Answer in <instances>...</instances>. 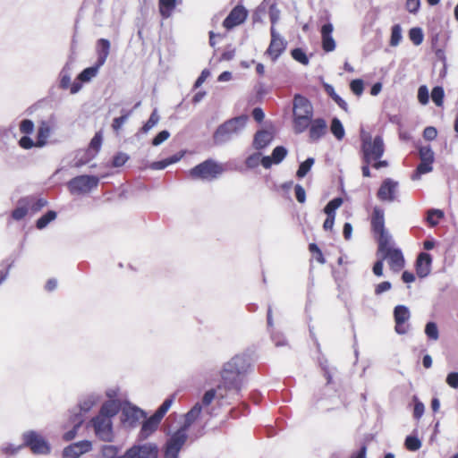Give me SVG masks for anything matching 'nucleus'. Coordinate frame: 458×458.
Wrapping results in <instances>:
<instances>
[{
    "mask_svg": "<svg viewBox=\"0 0 458 458\" xmlns=\"http://www.w3.org/2000/svg\"><path fill=\"white\" fill-rule=\"evenodd\" d=\"M251 370L247 354H236L224 363L220 371L221 381L217 388L208 390L202 397V404L208 406L216 396L220 399L235 398L240 395L245 385V377Z\"/></svg>",
    "mask_w": 458,
    "mask_h": 458,
    "instance_id": "obj_1",
    "label": "nucleus"
},
{
    "mask_svg": "<svg viewBox=\"0 0 458 458\" xmlns=\"http://www.w3.org/2000/svg\"><path fill=\"white\" fill-rule=\"evenodd\" d=\"M248 116L242 114L220 124L213 134V141L221 146L240 136L246 127Z\"/></svg>",
    "mask_w": 458,
    "mask_h": 458,
    "instance_id": "obj_2",
    "label": "nucleus"
},
{
    "mask_svg": "<svg viewBox=\"0 0 458 458\" xmlns=\"http://www.w3.org/2000/svg\"><path fill=\"white\" fill-rule=\"evenodd\" d=\"M293 113L294 132L296 134L304 132L308 129L313 117L312 104L307 98L300 94H295L293 98Z\"/></svg>",
    "mask_w": 458,
    "mask_h": 458,
    "instance_id": "obj_3",
    "label": "nucleus"
},
{
    "mask_svg": "<svg viewBox=\"0 0 458 458\" xmlns=\"http://www.w3.org/2000/svg\"><path fill=\"white\" fill-rule=\"evenodd\" d=\"M361 157L362 161H377L385 152V145L382 136L377 135L372 139L369 133L361 131Z\"/></svg>",
    "mask_w": 458,
    "mask_h": 458,
    "instance_id": "obj_4",
    "label": "nucleus"
},
{
    "mask_svg": "<svg viewBox=\"0 0 458 458\" xmlns=\"http://www.w3.org/2000/svg\"><path fill=\"white\" fill-rule=\"evenodd\" d=\"M224 173L221 164L209 158L189 170V176L193 180L212 182Z\"/></svg>",
    "mask_w": 458,
    "mask_h": 458,
    "instance_id": "obj_5",
    "label": "nucleus"
},
{
    "mask_svg": "<svg viewBox=\"0 0 458 458\" xmlns=\"http://www.w3.org/2000/svg\"><path fill=\"white\" fill-rule=\"evenodd\" d=\"M99 182V178L97 175H78L71 179L67 187L71 194H86L90 192L93 189L97 188Z\"/></svg>",
    "mask_w": 458,
    "mask_h": 458,
    "instance_id": "obj_6",
    "label": "nucleus"
},
{
    "mask_svg": "<svg viewBox=\"0 0 458 458\" xmlns=\"http://www.w3.org/2000/svg\"><path fill=\"white\" fill-rule=\"evenodd\" d=\"M23 447H29L34 454H48L50 445L37 431L29 430L22 434Z\"/></svg>",
    "mask_w": 458,
    "mask_h": 458,
    "instance_id": "obj_7",
    "label": "nucleus"
},
{
    "mask_svg": "<svg viewBox=\"0 0 458 458\" xmlns=\"http://www.w3.org/2000/svg\"><path fill=\"white\" fill-rule=\"evenodd\" d=\"M187 439L188 432L179 428L167 438L164 447V458H178Z\"/></svg>",
    "mask_w": 458,
    "mask_h": 458,
    "instance_id": "obj_8",
    "label": "nucleus"
},
{
    "mask_svg": "<svg viewBox=\"0 0 458 458\" xmlns=\"http://www.w3.org/2000/svg\"><path fill=\"white\" fill-rule=\"evenodd\" d=\"M158 447L154 443L135 445L118 458H157Z\"/></svg>",
    "mask_w": 458,
    "mask_h": 458,
    "instance_id": "obj_9",
    "label": "nucleus"
},
{
    "mask_svg": "<svg viewBox=\"0 0 458 458\" xmlns=\"http://www.w3.org/2000/svg\"><path fill=\"white\" fill-rule=\"evenodd\" d=\"M96 436L102 441L111 442L114 438L113 422L110 419L94 417L90 421Z\"/></svg>",
    "mask_w": 458,
    "mask_h": 458,
    "instance_id": "obj_10",
    "label": "nucleus"
},
{
    "mask_svg": "<svg viewBox=\"0 0 458 458\" xmlns=\"http://www.w3.org/2000/svg\"><path fill=\"white\" fill-rule=\"evenodd\" d=\"M100 398L101 395L98 393H89L82 395L79 400L78 405L70 410V415L77 414L84 419L85 414L99 402Z\"/></svg>",
    "mask_w": 458,
    "mask_h": 458,
    "instance_id": "obj_11",
    "label": "nucleus"
},
{
    "mask_svg": "<svg viewBox=\"0 0 458 458\" xmlns=\"http://www.w3.org/2000/svg\"><path fill=\"white\" fill-rule=\"evenodd\" d=\"M271 41L266 54L268 55L273 61L277 58L284 52L287 42L286 40L276 31V28H270Z\"/></svg>",
    "mask_w": 458,
    "mask_h": 458,
    "instance_id": "obj_12",
    "label": "nucleus"
},
{
    "mask_svg": "<svg viewBox=\"0 0 458 458\" xmlns=\"http://www.w3.org/2000/svg\"><path fill=\"white\" fill-rule=\"evenodd\" d=\"M411 312L407 306L397 305L394 309V330L398 335H405L409 331V325L405 323L410 319Z\"/></svg>",
    "mask_w": 458,
    "mask_h": 458,
    "instance_id": "obj_13",
    "label": "nucleus"
},
{
    "mask_svg": "<svg viewBox=\"0 0 458 458\" xmlns=\"http://www.w3.org/2000/svg\"><path fill=\"white\" fill-rule=\"evenodd\" d=\"M146 416V412L135 405L129 403L122 408V420L131 427H135Z\"/></svg>",
    "mask_w": 458,
    "mask_h": 458,
    "instance_id": "obj_14",
    "label": "nucleus"
},
{
    "mask_svg": "<svg viewBox=\"0 0 458 458\" xmlns=\"http://www.w3.org/2000/svg\"><path fill=\"white\" fill-rule=\"evenodd\" d=\"M380 255H382V259L387 260L389 267L395 273L401 271L405 265L403 252L399 248L387 250Z\"/></svg>",
    "mask_w": 458,
    "mask_h": 458,
    "instance_id": "obj_15",
    "label": "nucleus"
},
{
    "mask_svg": "<svg viewBox=\"0 0 458 458\" xmlns=\"http://www.w3.org/2000/svg\"><path fill=\"white\" fill-rule=\"evenodd\" d=\"M397 189L398 182L391 178H386L377 191V198L382 201L393 202L396 199Z\"/></svg>",
    "mask_w": 458,
    "mask_h": 458,
    "instance_id": "obj_16",
    "label": "nucleus"
},
{
    "mask_svg": "<svg viewBox=\"0 0 458 458\" xmlns=\"http://www.w3.org/2000/svg\"><path fill=\"white\" fill-rule=\"evenodd\" d=\"M247 16V10L242 5H236L224 20L223 26L227 30H232L233 28L243 23L246 21Z\"/></svg>",
    "mask_w": 458,
    "mask_h": 458,
    "instance_id": "obj_17",
    "label": "nucleus"
},
{
    "mask_svg": "<svg viewBox=\"0 0 458 458\" xmlns=\"http://www.w3.org/2000/svg\"><path fill=\"white\" fill-rule=\"evenodd\" d=\"M91 449L92 444L90 441L81 440L66 446L63 450V458H79Z\"/></svg>",
    "mask_w": 458,
    "mask_h": 458,
    "instance_id": "obj_18",
    "label": "nucleus"
},
{
    "mask_svg": "<svg viewBox=\"0 0 458 458\" xmlns=\"http://www.w3.org/2000/svg\"><path fill=\"white\" fill-rule=\"evenodd\" d=\"M287 154L288 150L285 147L277 146L273 149L271 156H264L261 158V165L265 169H269L272 165H279L282 163Z\"/></svg>",
    "mask_w": 458,
    "mask_h": 458,
    "instance_id": "obj_19",
    "label": "nucleus"
},
{
    "mask_svg": "<svg viewBox=\"0 0 458 458\" xmlns=\"http://www.w3.org/2000/svg\"><path fill=\"white\" fill-rule=\"evenodd\" d=\"M310 141H318L327 131V123L324 118L312 119L309 127Z\"/></svg>",
    "mask_w": 458,
    "mask_h": 458,
    "instance_id": "obj_20",
    "label": "nucleus"
},
{
    "mask_svg": "<svg viewBox=\"0 0 458 458\" xmlns=\"http://www.w3.org/2000/svg\"><path fill=\"white\" fill-rule=\"evenodd\" d=\"M274 140V134L267 130H259L254 134L252 147L260 151L269 146Z\"/></svg>",
    "mask_w": 458,
    "mask_h": 458,
    "instance_id": "obj_21",
    "label": "nucleus"
},
{
    "mask_svg": "<svg viewBox=\"0 0 458 458\" xmlns=\"http://www.w3.org/2000/svg\"><path fill=\"white\" fill-rule=\"evenodd\" d=\"M432 263L431 255L427 252L419 254L416 261V272L419 277L424 278L430 273Z\"/></svg>",
    "mask_w": 458,
    "mask_h": 458,
    "instance_id": "obj_22",
    "label": "nucleus"
},
{
    "mask_svg": "<svg viewBox=\"0 0 458 458\" xmlns=\"http://www.w3.org/2000/svg\"><path fill=\"white\" fill-rule=\"evenodd\" d=\"M334 27L333 24L327 22L321 28L322 48L325 52H332L335 48V41L332 37Z\"/></svg>",
    "mask_w": 458,
    "mask_h": 458,
    "instance_id": "obj_23",
    "label": "nucleus"
},
{
    "mask_svg": "<svg viewBox=\"0 0 458 458\" xmlns=\"http://www.w3.org/2000/svg\"><path fill=\"white\" fill-rule=\"evenodd\" d=\"M162 420L159 417H156L154 413L149 418L146 419L141 426L140 431V437L141 439L148 438L151 434H153L158 428V425Z\"/></svg>",
    "mask_w": 458,
    "mask_h": 458,
    "instance_id": "obj_24",
    "label": "nucleus"
},
{
    "mask_svg": "<svg viewBox=\"0 0 458 458\" xmlns=\"http://www.w3.org/2000/svg\"><path fill=\"white\" fill-rule=\"evenodd\" d=\"M121 410V403L116 400H109L104 403L97 416L112 420Z\"/></svg>",
    "mask_w": 458,
    "mask_h": 458,
    "instance_id": "obj_25",
    "label": "nucleus"
},
{
    "mask_svg": "<svg viewBox=\"0 0 458 458\" xmlns=\"http://www.w3.org/2000/svg\"><path fill=\"white\" fill-rule=\"evenodd\" d=\"M110 41L106 38H100L97 42V55L98 58L96 63L98 66H103L110 53Z\"/></svg>",
    "mask_w": 458,
    "mask_h": 458,
    "instance_id": "obj_26",
    "label": "nucleus"
},
{
    "mask_svg": "<svg viewBox=\"0 0 458 458\" xmlns=\"http://www.w3.org/2000/svg\"><path fill=\"white\" fill-rule=\"evenodd\" d=\"M371 230L374 233L386 230L385 227V213L384 210L379 207L373 208L371 216Z\"/></svg>",
    "mask_w": 458,
    "mask_h": 458,
    "instance_id": "obj_27",
    "label": "nucleus"
},
{
    "mask_svg": "<svg viewBox=\"0 0 458 458\" xmlns=\"http://www.w3.org/2000/svg\"><path fill=\"white\" fill-rule=\"evenodd\" d=\"M377 237L378 248L377 255L379 256L381 253L386 251L387 250H391L394 247L391 246L392 242V235L386 229L380 232L374 233Z\"/></svg>",
    "mask_w": 458,
    "mask_h": 458,
    "instance_id": "obj_28",
    "label": "nucleus"
},
{
    "mask_svg": "<svg viewBox=\"0 0 458 458\" xmlns=\"http://www.w3.org/2000/svg\"><path fill=\"white\" fill-rule=\"evenodd\" d=\"M201 411L202 405L199 403H195L193 407L185 414L183 424L180 427V428L188 432L193 422L199 417Z\"/></svg>",
    "mask_w": 458,
    "mask_h": 458,
    "instance_id": "obj_29",
    "label": "nucleus"
},
{
    "mask_svg": "<svg viewBox=\"0 0 458 458\" xmlns=\"http://www.w3.org/2000/svg\"><path fill=\"white\" fill-rule=\"evenodd\" d=\"M69 422L72 428L71 430H69L64 434L63 438L65 441H71L76 437L79 428L84 422V419L82 417L78 416L77 414L76 415H69Z\"/></svg>",
    "mask_w": 458,
    "mask_h": 458,
    "instance_id": "obj_30",
    "label": "nucleus"
},
{
    "mask_svg": "<svg viewBox=\"0 0 458 458\" xmlns=\"http://www.w3.org/2000/svg\"><path fill=\"white\" fill-rule=\"evenodd\" d=\"M96 157L95 153L91 152L89 148L87 149H79L77 150L74 157V164L73 166L76 168H80L86 164H88L89 161H91L93 158Z\"/></svg>",
    "mask_w": 458,
    "mask_h": 458,
    "instance_id": "obj_31",
    "label": "nucleus"
},
{
    "mask_svg": "<svg viewBox=\"0 0 458 458\" xmlns=\"http://www.w3.org/2000/svg\"><path fill=\"white\" fill-rule=\"evenodd\" d=\"M177 4V0H158V11L163 19L172 16Z\"/></svg>",
    "mask_w": 458,
    "mask_h": 458,
    "instance_id": "obj_32",
    "label": "nucleus"
},
{
    "mask_svg": "<svg viewBox=\"0 0 458 458\" xmlns=\"http://www.w3.org/2000/svg\"><path fill=\"white\" fill-rule=\"evenodd\" d=\"M30 199L21 198L17 202V207L12 211V217L16 221L23 219L29 212Z\"/></svg>",
    "mask_w": 458,
    "mask_h": 458,
    "instance_id": "obj_33",
    "label": "nucleus"
},
{
    "mask_svg": "<svg viewBox=\"0 0 458 458\" xmlns=\"http://www.w3.org/2000/svg\"><path fill=\"white\" fill-rule=\"evenodd\" d=\"M50 132V126L47 123L43 122L38 129L36 147L42 148L46 146Z\"/></svg>",
    "mask_w": 458,
    "mask_h": 458,
    "instance_id": "obj_34",
    "label": "nucleus"
},
{
    "mask_svg": "<svg viewBox=\"0 0 458 458\" xmlns=\"http://www.w3.org/2000/svg\"><path fill=\"white\" fill-rule=\"evenodd\" d=\"M324 89L327 94L345 112L348 111L347 103L335 92L334 87L328 83H324Z\"/></svg>",
    "mask_w": 458,
    "mask_h": 458,
    "instance_id": "obj_35",
    "label": "nucleus"
},
{
    "mask_svg": "<svg viewBox=\"0 0 458 458\" xmlns=\"http://www.w3.org/2000/svg\"><path fill=\"white\" fill-rule=\"evenodd\" d=\"M101 66L96 63L94 65L85 68L77 77L81 82H89L97 76Z\"/></svg>",
    "mask_w": 458,
    "mask_h": 458,
    "instance_id": "obj_36",
    "label": "nucleus"
},
{
    "mask_svg": "<svg viewBox=\"0 0 458 458\" xmlns=\"http://www.w3.org/2000/svg\"><path fill=\"white\" fill-rule=\"evenodd\" d=\"M160 121V115L158 114L157 108H154L152 111L148 120L142 125L140 129V131L146 134L151 129H153Z\"/></svg>",
    "mask_w": 458,
    "mask_h": 458,
    "instance_id": "obj_37",
    "label": "nucleus"
},
{
    "mask_svg": "<svg viewBox=\"0 0 458 458\" xmlns=\"http://www.w3.org/2000/svg\"><path fill=\"white\" fill-rule=\"evenodd\" d=\"M24 199H30L29 201V209L33 213H37L41 210L44 207L47 205V201L43 198H35L33 196L24 197Z\"/></svg>",
    "mask_w": 458,
    "mask_h": 458,
    "instance_id": "obj_38",
    "label": "nucleus"
},
{
    "mask_svg": "<svg viewBox=\"0 0 458 458\" xmlns=\"http://www.w3.org/2000/svg\"><path fill=\"white\" fill-rule=\"evenodd\" d=\"M330 131L338 140H341L344 137L345 131L344 125L337 117H334L332 119L330 124Z\"/></svg>",
    "mask_w": 458,
    "mask_h": 458,
    "instance_id": "obj_39",
    "label": "nucleus"
},
{
    "mask_svg": "<svg viewBox=\"0 0 458 458\" xmlns=\"http://www.w3.org/2000/svg\"><path fill=\"white\" fill-rule=\"evenodd\" d=\"M445 214L441 209L431 208L427 212V222L432 227H435L438 225L439 220L444 217Z\"/></svg>",
    "mask_w": 458,
    "mask_h": 458,
    "instance_id": "obj_40",
    "label": "nucleus"
},
{
    "mask_svg": "<svg viewBox=\"0 0 458 458\" xmlns=\"http://www.w3.org/2000/svg\"><path fill=\"white\" fill-rule=\"evenodd\" d=\"M132 114V110L126 111L124 109L122 110V115L119 117H115L112 123V129L114 131H119L123 124L128 121L130 116Z\"/></svg>",
    "mask_w": 458,
    "mask_h": 458,
    "instance_id": "obj_41",
    "label": "nucleus"
},
{
    "mask_svg": "<svg viewBox=\"0 0 458 458\" xmlns=\"http://www.w3.org/2000/svg\"><path fill=\"white\" fill-rule=\"evenodd\" d=\"M57 216V214L54 210H48L46 214H44L42 216H40L37 222L36 226L38 229L42 230L46 228L48 224L52 221H54Z\"/></svg>",
    "mask_w": 458,
    "mask_h": 458,
    "instance_id": "obj_42",
    "label": "nucleus"
},
{
    "mask_svg": "<svg viewBox=\"0 0 458 458\" xmlns=\"http://www.w3.org/2000/svg\"><path fill=\"white\" fill-rule=\"evenodd\" d=\"M343 204V199L340 197L331 199L324 208V212L327 216L335 218V210Z\"/></svg>",
    "mask_w": 458,
    "mask_h": 458,
    "instance_id": "obj_43",
    "label": "nucleus"
},
{
    "mask_svg": "<svg viewBox=\"0 0 458 458\" xmlns=\"http://www.w3.org/2000/svg\"><path fill=\"white\" fill-rule=\"evenodd\" d=\"M433 170V166L431 163L422 162L420 161L418 165L416 170L411 174V180L416 181L419 180L421 174L429 173Z\"/></svg>",
    "mask_w": 458,
    "mask_h": 458,
    "instance_id": "obj_44",
    "label": "nucleus"
},
{
    "mask_svg": "<svg viewBox=\"0 0 458 458\" xmlns=\"http://www.w3.org/2000/svg\"><path fill=\"white\" fill-rule=\"evenodd\" d=\"M420 159L422 162H428L433 164L435 160L434 152L429 145L421 146L419 148Z\"/></svg>",
    "mask_w": 458,
    "mask_h": 458,
    "instance_id": "obj_45",
    "label": "nucleus"
},
{
    "mask_svg": "<svg viewBox=\"0 0 458 458\" xmlns=\"http://www.w3.org/2000/svg\"><path fill=\"white\" fill-rule=\"evenodd\" d=\"M314 163H315V159L313 157H308L305 161L301 162L299 165L297 172H296V176L298 178L305 177L307 175V174L310 171Z\"/></svg>",
    "mask_w": 458,
    "mask_h": 458,
    "instance_id": "obj_46",
    "label": "nucleus"
},
{
    "mask_svg": "<svg viewBox=\"0 0 458 458\" xmlns=\"http://www.w3.org/2000/svg\"><path fill=\"white\" fill-rule=\"evenodd\" d=\"M71 69L69 64H65L60 72L59 87L63 89H67L71 85Z\"/></svg>",
    "mask_w": 458,
    "mask_h": 458,
    "instance_id": "obj_47",
    "label": "nucleus"
},
{
    "mask_svg": "<svg viewBox=\"0 0 458 458\" xmlns=\"http://www.w3.org/2000/svg\"><path fill=\"white\" fill-rule=\"evenodd\" d=\"M102 142H103V134H102V131H99L96 132L94 137L91 139L88 148L89 150H91V152L95 153V155L97 156L101 148Z\"/></svg>",
    "mask_w": 458,
    "mask_h": 458,
    "instance_id": "obj_48",
    "label": "nucleus"
},
{
    "mask_svg": "<svg viewBox=\"0 0 458 458\" xmlns=\"http://www.w3.org/2000/svg\"><path fill=\"white\" fill-rule=\"evenodd\" d=\"M425 334L429 340L437 341L439 338V331L437 323L429 321L425 326Z\"/></svg>",
    "mask_w": 458,
    "mask_h": 458,
    "instance_id": "obj_49",
    "label": "nucleus"
},
{
    "mask_svg": "<svg viewBox=\"0 0 458 458\" xmlns=\"http://www.w3.org/2000/svg\"><path fill=\"white\" fill-rule=\"evenodd\" d=\"M402 27L400 24H394L391 29L390 46L397 47L402 41Z\"/></svg>",
    "mask_w": 458,
    "mask_h": 458,
    "instance_id": "obj_50",
    "label": "nucleus"
},
{
    "mask_svg": "<svg viewBox=\"0 0 458 458\" xmlns=\"http://www.w3.org/2000/svg\"><path fill=\"white\" fill-rule=\"evenodd\" d=\"M174 401V394L167 397L163 403L158 407V409L155 411L156 417H159L161 420L171 408L173 403Z\"/></svg>",
    "mask_w": 458,
    "mask_h": 458,
    "instance_id": "obj_51",
    "label": "nucleus"
},
{
    "mask_svg": "<svg viewBox=\"0 0 458 458\" xmlns=\"http://www.w3.org/2000/svg\"><path fill=\"white\" fill-rule=\"evenodd\" d=\"M409 38L415 46L420 45L424 39L422 30L419 27L411 28L409 30Z\"/></svg>",
    "mask_w": 458,
    "mask_h": 458,
    "instance_id": "obj_52",
    "label": "nucleus"
},
{
    "mask_svg": "<svg viewBox=\"0 0 458 458\" xmlns=\"http://www.w3.org/2000/svg\"><path fill=\"white\" fill-rule=\"evenodd\" d=\"M445 91L443 87L436 86L432 89L431 98L437 106H442L444 102Z\"/></svg>",
    "mask_w": 458,
    "mask_h": 458,
    "instance_id": "obj_53",
    "label": "nucleus"
},
{
    "mask_svg": "<svg viewBox=\"0 0 458 458\" xmlns=\"http://www.w3.org/2000/svg\"><path fill=\"white\" fill-rule=\"evenodd\" d=\"M262 154L259 151H257L251 155H250L246 160L245 165L249 169H254L261 164Z\"/></svg>",
    "mask_w": 458,
    "mask_h": 458,
    "instance_id": "obj_54",
    "label": "nucleus"
},
{
    "mask_svg": "<svg viewBox=\"0 0 458 458\" xmlns=\"http://www.w3.org/2000/svg\"><path fill=\"white\" fill-rule=\"evenodd\" d=\"M291 55L293 56V58L299 62L300 64H303V65H308L309 64V58L306 55V53L300 47H296V48H293L292 51H291Z\"/></svg>",
    "mask_w": 458,
    "mask_h": 458,
    "instance_id": "obj_55",
    "label": "nucleus"
},
{
    "mask_svg": "<svg viewBox=\"0 0 458 458\" xmlns=\"http://www.w3.org/2000/svg\"><path fill=\"white\" fill-rule=\"evenodd\" d=\"M405 447L410 451H417L421 447V441L415 436H408L404 442Z\"/></svg>",
    "mask_w": 458,
    "mask_h": 458,
    "instance_id": "obj_56",
    "label": "nucleus"
},
{
    "mask_svg": "<svg viewBox=\"0 0 458 458\" xmlns=\"http://www.w3.org/2000/svg\"><path fill=\"white\" fill-rule=\"evenodd\" d=\"M119 449L114 445H104L101 449V454L104 458H118L116 456Z\"/></svg>",
    "mask_w": 458,
    "mask_h": 458,
    "instance_id": "obj_57",
    "label": "nucleus"
},
{
    "mask_svg": "<svg viewBox=\"0 0 458 458\" xmlns=\"http://www.w3.org/2000/svg\"><path fill=\"white\" fill-rule=\"evenodd\" d=\"M269 19L271 21V28H276V24L280 19V10L276 7V4H273L269 7Z\"/></svg>",
    "mask_w": 458,
    "mask_h": 458,
    "instance_id": "obj_58",
    "label": "nucleus"
},
{
    "mask_svg": "<svg viewBox=\"0 0 458 458\" xmlns=\"http://www.w3.org/2000/svg\"><path fill=\"white\" fill-rule=\"evenodd\" d=\"M129 159V155L123 152H118L113 157V166L114 167H121L123 166Z\"/></svg>",
    "mask_w": 458,
    "mask_h": 458,
    "instance_id": "obj_59",
    "label": "nucleus"
},
{
    "mask_svg": "<svg viewBox=\"0 0 458 458\" xmlns=\"http://www.w3.org/2000/svg\"><path fill=\"white\" fill-rule=\"evenodd\" d=\"M418 100L421 105H427L428 103L429 94L426 85L420 86L418 89Z\"/></svg>",
    "mask_w": 458,
    "mask_h": 458,
    "instance_id": "obj_60",
    "label": "nucleus"
},
{
    "mask_svg": "<svg viewBox=\"0 0 458 458\" xmlns=\"http://www.w3.org/2000/svg\"><path fill=\"white\" fill-rule=\"evenodd\" d=\"M350 88L355 95L360 96L364 89L363 81L360 79L352 80L350 83Z\"/></svg>",
    "mask_w": 458,
    "mask_h": 458,
    "instance_id": "obj_61",
    "label": "nucleus"
},
{
    "mask_svg": "<svg viewBox=\"0 0 458 458\" xmlns=\"http://www.w3.org/2000/svg\"><path fill=\"white\" fill-rule=\"evenodd\" d=\"M34 123L30 119H24L21 122L20 131L24 134H31L34 131Z\"/></svg>",
    "mask_w": 458,
    "mask_h": 458,
    "instance_id": "obj_62",
    "label": "nucleus"
},
{
    "mask_svg": "<svg viewBox=\"0 0 458 458\" xmlns=\"http://www.w3.org/2000/svg\"><path fill=\"white\" fill-rule=\"evenodd\" d=\"M170 137V132L166 130L159 131L152 140L153 146H159Z\"/></svg>",
    "mask_w": 458,
    "mask_h": 458,
    "instance_id": "obj_63",
    "label": "nucleus"
},
{
    "mask_svg": "<svg viewBox=\"0 0 458 458\" xmlns=\"http://www.w3.org/2000/svg\"><path fill=\"white\" fill-rule=\"evenodd\" d=\"M446 384L454 389L458 388V372H450L445 378Z\"/></svg>",
    "mask_w": 458,
    "mask_h": 458,
    "instance_id": "obj_64",
    "label": "nucleus"
}]
</instances>
